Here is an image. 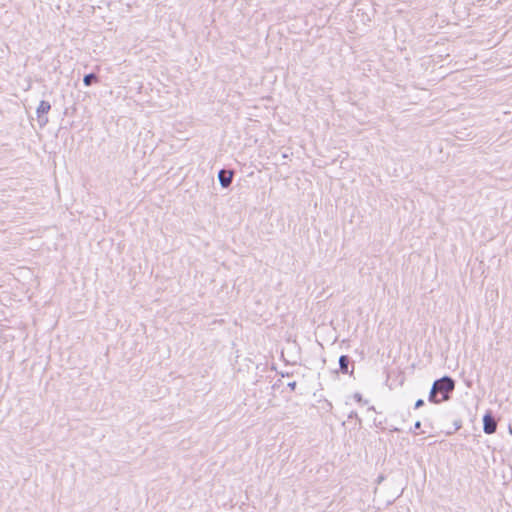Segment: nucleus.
Wrapping results in <instances>:
<instances>
[{
	"label": "nucleus",
	"mask_w": 512,
	"mask_h": 512,
	"mask_svg": "<svg viewBox=\"0 0 512 512\" xmlns=\"http://www.w3.org/2000/svg\"><path fill=\"white\" fill-rule=\"evenodd\" d=\"M448 400V375H443L435 380L429 392L428 401L433 404H440Z\"/></svg>",
	"instance_id": "obj_1"
},
{
	"label": "nucleus",
	"mask_w": 512,
	"mask_h": 512,
	"mask_svg": "<svg viewBox=\"0 0 512 512\" xmlns=\"http://www.w3.org/2000/svg\"><path fill=\"white\" fill-rule=\"evenodd\" d=\"M50 110H51L50 102L46 101V100H41L36 109L37 122H38L40 128H43L44 126L47 125V123H48L47 114L49 113Z\"/></svg>",
	"instance_id": "obj_2"
},
{
	"label": "nucleus",
	"mask_w": 512,
	"mask_h": 512,
	"mask_svg": "<svg viewBox=\"0 0 512 512\" xmlns=\"http://www.w3.org/2000/svg\"><path fill=\"white\" fill-rule=\"evenodd\" d=\"M339 363V371L342 374H347L349 376H353L355 362L349 355H341L338 360Z\"/></svg>",
	"instance_id": "obj_3"
},
{
	"label": "nucleus",
	"mask_w": 512,
	"mask_h": 512,
	"mask_svg": "<svg viewBox=\"0 0 512 512\" xmlns=\"http://www.w3.org/2000/svg\"><path fill=\"white\" fill-rule=\"evenodd\" d=\"M234 170L232 169H220L218 172V180L222 188H229L233 177H234Z\"/></svg>",
	"instance_id": "obj_4"
},
{
	"label": "nucleus",
	"mask_w": 512,
	"mask_h": 512,
	"mask_svg": "<svg viewBox=\"0 0 512 512\" xmlns=\"http://www.w3.org/2000/svg\"><path fill=\"white\" fill-rule=\"evenodd\" d=\"M497 430V421L490 411L483 416V431L486 434H493Z\"/></svg>",
	"instance_id": "obj_5"
},
{
	"label": "nucleus",
	"mask_w": 512,
	"mask_h": 512,
	"mask_svg": "<svg viewBox=\"0 0 512 512\" xmlns=\"http://www.w3.org/2000/svg\"><path fill=\"white\" fill-rule=\"evenodd\" d=\"M99 81H100V77L94 72L85 74L83 77V84L86 87H89L94 83H98Z\"/></svg>",
	"instance_id": "obj_6"
},
{
	"label": "nucleus",
	"mask_w": 512,
	"mask_h": 512,
	"mask_svg": "<svg viewBox=\"0 0 512 512\" xmlns=\"http://www.w3.org/2000/svg\"><path fill=\"white\" fill-rule=\"evenodd\" d=\"M353 398L355 399L356 402H358L360 404H367L368 403L367 400L363 399L362 394H360L359 392L354 393Z\"/></svg>",
	"instance_id": "obj_7"
},
{
	"label": "nucleus",
	"mask_w": 512,
	"mask_h": 512,
	"mask_svg": "<svg viewBox=\"0 0 512 512\" xmlns=\"http://www.w3.org/2000/svg\"><path fill=\"white\" fill-rule=\"evenodd\" d=\"M348 419H356L361 422V418L358 416L356 411H351L348 415Z\"/></svg>",
	"instance_id": "obj_8"
},
{
	"label": "nucleus",
	"mask_w": 512,
	"mask_h": 512,
	"mask_svg": "<svg viewBox=\"0 0 512 512\" xmlns=\"http://www.w3.org/2000/svg\"><path fill=\"white\" fill-rule=\"evenodd\" d=\"M424 404L425 402L423 399H418L414 404V408L419 409L420 407L424 406Z\"/></svg>",
	"instance_id": "obj_9"
},
{
	"label": "nucleus",
	"mask_w": 512,
	"mask_h": 512,
	"mask_svg": "<svg viewBox=\"0 0 512 512\" xmlns=\"http://www.w3.org/2000/svg\"><path fill=\"white\" fill-rule=\"evenodd\" d=\"M287 387L291 390V391H294L297 387V382L296 381H292V382H289L287 384Z\"/></svg>",
	"instance_id": "obj_10"
},
{
	"label": "nucleus",
	"mask_w": 512,
	"mask_h": 512,
	"mask_svg": "<svg viewBox=\"0 0 512 512\" xmlns=\"http://www.w3.org/2000/svg\"><path fill=\"white\" fill-rule=\"evenodd\" d=\"M453 425L455 427V431H457V430H459L461 428V421L460 420H455Z\"/></svg>",
	"instance_id": "obj_11"
},
{
	"label": "nucleus",
	"mask_w": 512,
	"mask_h": 512,
	"mask_svg": "<svg viewBox=\"0 0 512 512\" xmlns=\"http://www.w3.org/2000/svg\"><path fill=\"white\" fill-rule=\"evenodd\" d=\"M421 428V422L420 421H416L414 423V431L418 430Z\"/></svg>",
	"instance_id": "obj_12"
},
{
	"label": "nucleus",
	"mask_w": 512,
	"mask_h": 512,
	"mask_svg": "<svg viewBox=\"0 0 512 512\" xmlns=\"http://www.w3.org/2000/svg\"><path fill=\"white\" fill-rule=\"evenodd\" d=\"M454 386H455V382H454V380L450 377V392H452V391H453Z\"/></svg>",
	"instance_id": "obj_13"
},
{
	"label": "nucleus",
	"mask_w": 512,
	"mask_h": 512,
	"mask_svg": "<svg viewBox=\"0 0 512 512\" xmlns=\"http://www.w3.org/2000/svg\"><path fill=\"white\" fill-rule=\"evenodd\" d=\"M436 506H438L439 511H442V510L445 511V508L444 507H440L439 503H436Z\"/></svg>",
	"instance_id": "obj_14"
},
{
	"label": "nucleus",
	"mask_w": 512,
	"mask_h": 512,
	"mask_svg": "<svg viewBox=\"0 0 512 512\" xmlns=\"http://www.w3.org/2000/svg\"><path fill=\"white\" fill-rule=\"evenodd\" d=\"M391 431H393V432H398V431H399V429H398L397 427H393V428L391 429Z\"/></svg>",
	"instance_id": "obj_15"
},
{
	"label": "nucleus",
	"mask_w": 512,
	"mask_h": 512,
	"mask_svg": "<svg viewBox=\"0 0 512 512\" xmlns=\"http://www.w3.org/2000/svg\"><path fill=\"white\" fill-rule=\"evenodd\" d=\"M383 480V476H379L378 481L381 482Z\"/></svg>",
	"instance_id": "obj_16"
},
{
	"label": "nucleus",
	"mask_w": 512,
	"mask_h": 512,
	"mask_svg": "<svg viewBox=\"0 0 512 512\" xmlns=\"http://www.w3.org/2000/svg\"><path fill=\"white\" fill-rule=\"evenodd\" d=\"M369 410H375V407H374V406H371V407L369 408Z\"/></svg>",
	"instance_id": "obj_17"
}]
</instances>
